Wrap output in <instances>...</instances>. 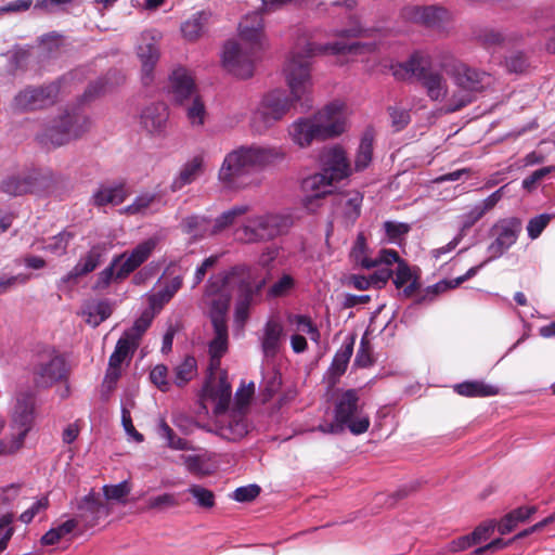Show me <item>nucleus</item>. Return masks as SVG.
<instances>
[{"instance_id":"f257e3e1","label":"nucleus","mask_w":555,"mask_h":555,"mask_svg":"<svg viewBox=\"0 0 555 555\" xmlns=\"http://www.w3.org/2000/svg\"><path fill=\"white\" fill-rule=\"evenodd\" d=\"M360 43L346 44L334 42L319 44L308 42L305 47V54L295 53L289 59L285 68L286 81L291 90V95L285 90H272L261 100L257 111L254 114V126L258 132H262L280 121L291 109L295 102H304L307 107L309 93L312 82L310 73L309 57L318 54H346L358 50Z\"/></svg>"},{"instance_id":"f03ea898","label":"nucleus","mask_w":555,"mask_h":555,"mask_svg":"<svg viewBox=\"0 0 555 555\" xmlns=\"http://www.w3.org/2000/svg\"><path fill=\"white\" fill-rule=\"evenodd\" d=\"M286 156L282 147L242 145L228 153L218 171V180L230 190H241L249 185L253 170L281 163Z\"/></svg>"},{"instance_id":"7ed1b4c3","label":"nucleus","mask_w":555,"mask_h":555,"mask_svg":"<svg viewBox=\"0 0 555 555\" xmlns=\"http://www.w3.org/2000/svg\"><path fill=\"white\" fill-rule=\"evenodd\" d=\"M250 267L236 264L228 271L211 275L205 286L203 299L209 307V318L214 327L215 336L208 347L228 346L227 314L231 302L229 284L235 276L248 275Z\"/></svg>"},{"instance_id":"20e7f679","label":"nucleus","mask_w":555,"mask_h":555,"mask_svg":"<svg viewBox=\"0 0 555 555\" xmlns=\"http://www.w3.org/2000/svg\"><path fill=\"white\" fill-rule=\"evenodd\" d=\"M320 162L322 171L302 181V190L306 192L302 204L310 211H314L321 205V201L332 193L334 182L351 173L350 162L345 150L339 145L324 149Z\"/></svg>"},{"instance_id":"39448f33","label":"nucleus","mask_w":555,"mask_h":555,"mask_svg":"<svg viewBox=\"0 0 555 555\" xmlns=\"http://www.w3.org/2000/svg\"><path fill=\"white\" fill-rule=\"evenodd\" d=\"M345 126L344 104L335 102L326 105L312 118H300L293 122L289 133L295 144L307 147L314 140L323 141L340 135Z\"/></svg>"},{"instance_id":"423d86ee","label":"nucleus","mask_w":555,"mask_h":555,"mask_svg":"<svg viewBox=\"0 0 555 555\" xmlns=\"http://www.w3.org/2000/svg\"><path fill=\"white\" fill-rule=\"evenodd\" d=\"M346 427L353 435H361L370 427L369 416L360 413L359 396L356 389H348L338 398L334 422L319 425L318 430L323 434L338 435L344 433Z\"/></svg>"},{"instance_id":"0eeeda50","label":"nucleus","mask_w":555,"mask_h":555,"mask_svg":"<svg viewBox=\"0 0 555 555\" xmlns=\"http://www.w3.org/2000/svg\"><path fill=\"white\" fill-rule=\"evenodd\" d=\"M293 221L289 216L266 214L247 218L236 230L237 240L245 244L268 242L288 231Z\"/></svg>"},{"instance_id":"6e6552de","label":"nucleus","mask_w":555,"mask_h":555,"mask_svg":"<svg viewBox=\"0 0 555 555\" xmlns=\"http://www.w3.org/2000/svg\"><path fill=\"white\" fill-rule=\"evenodd\" d=\"M400 68L411 73L417 79L431 101H442L447 96V79L440 70L434 68L428 60L420 53L412 54Z\"/></svg>"},{"instance_id":"1a4fd4ad","label":"nucleus","mask_w":555,"mask_h":555,"mask_svg":"<svg viewBox=\"0 0 555 555\" xmlns=\"http://www.w3.org/2000/svg\"><path fill=\"white\" fill-rule=\"evenodd\" d=\"M89 128L90 120L86 115L78 111L67 112L44 129L41 141L44 144L50 143L53 147H59L80 138Z\"/></svg>"},{"instance_id":"9d476101","label":"nucleus","mask_w":555,"mask_h":555,"mask_svg":"<svg viewBox=\"0 0 555 555\" xmlns=\"http://www.w3.org/2000/svg\"><path fill=\"white\" fill-rule=\"evenodd\" d=\"M59 93L60 86L57 82L27 86L14 96L12 108L21 113L43 109L56 102Z\"/></svg>"},{"instance_id":"9b49d317","label":"nucleus","mask_w":555,"mask_h":555,"mask_svg":"<svg viewBox=\"0 0 555 555\" xmlns=\"http://www.w3.org/2000/svg\"><path fill=\"white\" fill-rule=\"evenodd\" d=\"M522 231V222L517 217H508L498 220L491 228L490 233L494 241L488 246L489 258L487 261L500 258L518 240Z\"/></svg>"},{"instance_id":"f8f14e48","label":"nucleus","mask_w":555,"mask_h":555,"mask_svg":"<svg viewBox=\"0 0 555 555\" xmlns=\"http://www.w3.org/2000/svg\"><path fill=\"white\" fill-rule=\"evenodd\" d=\"M256 53V51L243 47L236 41H228L223 48V66L236 77L243 79L249 78L254 74Z\"/></svg>"},{"instance_id":"ddd939ff","label":"nucleus","mask_w":555,"mask_h":555,"mask_svg":"<svg viewBox=\"0 0 555 555\" xmlns=\"http://www.w3.org/2000/svg\"><path fill=\"white\" fill-rule=\"evenodd\" d=\"M51 178L39 171L10 176L1 182V191L11 196H21L27 193H37L47 189Z\"/></svg>"},{"instance_id":"4468645a","label":"nucleus","mask_w":555,"mask_h":555,"mask_svg":"<svg viewBox=\"0 0 555 555\" xmlns=\"http://www.w3.org/2000/svg\"><path fill=\"white\" fill-rule=\"evenodd\" d=\"M443 68L454 77L457 88H463L475 94L481 92L490 83L489 75L470 68L463 63L454 62L450 68L444 64Z\"/></svg>"},{"instance_id":"2eb2a0df","label":"nucleus","mask_w":555,"mask_h":555,"mask_svg":"<svg viewBox=\"0 0 555 555\" xmlns=\"http://www.w3.org/2000/svg\"><path fill=\"white\" fill-rule=\"evenodd\" d=\"M133 349H115L109 357L108 367L104 376L101 389V397L104 401H108L112 392L115 390L118 379L121 376L124 366L129 365Z\"/></svg>"},{"instance_id":"dca6fc26","label":"nucleus","mask_w":555,"mask_h":555,"mask_svg":"<svg viewBox=\"0 0 555 555\" xmlns=\"http://www.w3.org/2000/svg\"><path fill=\"white\" fill-rule=\"evenodd\" d=\"M34 421V403L31 400L18 401L12 416V434L8 440L10 444H18V450L24 444V439L31 428Z\"/></svg>"},{"instance_id":"f3484780","label":"nucleus","mask_w":555,"mask_h":555,"mask_svg":"<svg viewBox=\"0 0 555 555\" xmlns=\"http://www.w3.org/2000/svg\"><path fill=\"white\" fill-rule=\"evenodd\" d=\"M137 54L142 64V82L150 85L153 81L154 67L159 60L157 41L150 31H145L141 35Z\"/></svg>"},{"instance_id":"a211bd4d","label":"nucleus","mask_w":555,"mask_h":555,"mask_svg":"<svg viewBox=\"0 0 555 555\" xmlns=\"http://www.w3.org/2000/svg\"><path fill=\"white\" fill-rule=\"evenodd\" d=\"M403 16L426 27L440 28L449 20V12L437 5L410 7L403 10Z\"/></svg>"},{"instance_id":"6ab92c4d","label":"nucleus","mask_w":555,"mask_h":555,"mask_svg":"<svg viewBox=\"0 0 555 555\" xmlns=\"http://www.w3.org/2000/svg\"><path fill=\"white\" fill-rule=\"evenodd\" d=\"M111 513L109 506L99 496L90 493L81 499L78 504V515L75 519L83 522L85 527L91 528L98 525L99 520L108 516Z\"/></svg>"},{"instance_id":"aec40b11","label":"nucleus","mask_w":555,"mask_h":555,"mask_svg":"<svg viewBox=\"0 0 555 555\" xmlns=\"http://www.w3.org/2000/svg\"><path fill=\"white\" fill-rule=\"evenodd\" d=\"M157 245V240L154 237L138 244L128 257H124L119 262V268L116 271V280H124L143 262H145L152 255Z\"/></svg>"},{"instance_id":"412c9836","label":"nucleus","mask_w":555,"mask_h":555,"mask_svg":"<svg viewBox=\"0 0 555 555\" xmlns=\"http://www.w3.org/2000/svg\"><path fill=\"white\" fill-rule=\"evenodd\" d=\"M238 30L245 47L256 52L262 48L263 22L259 12L245 16L238 25Z\"/></svg>"},{"instance_id":"4be33fe9","label":"nucleus","mask_w":555,"mask_h":555,"mask_svg":"<svg viewBox=\"0 0 555 555\" xmlns=\"http://www.w3.org/2000/svg\"><path fill=\"white\" fill-rule=\"evenodd\" d=\"M35 375L38 376L37 383L48 386L66 375V364L63 358L59 356L46 359L40 357V363L34 369Z\"/></svg>"},{"instance_id":"5701e85b","label":"nucleus","mask_w":555,"mask_h":555,"mask_svg":"<svg viewBox=\"0 0 555 555\" xmlns=\"http://www.w3.org/2000/svg\"><path fill=\"white\" fill-rule=\"evenodd\" d=\"M170 91L178 104L185 103L186 100H191L192 96L198 94L193 77L183 67L172 72L170 76Z\"/></svg>"},{"instance_id":"b1692460","label":"nucleus","mask_w":555,"mask_h":555,"mask_svg":"<svg viewBox=\"0 0 555 555\" xmlns=\"http://www.w3.org/2000/svg\"><path fill=\"white\" fill-rule=\"evenodd\" d=\"M206 391L215 403V414H224L229 409L232 395V389L230 383L228 382L227 372L221 371L218 380L208 384Z\"/></svg>"},{"instance_id":"393cba45","label":"nucleus","mask_w":555,"mask_h":555,"mask_svg":"<svg viewBox=\"0 0 555 555\" xmlns=\"http://www.w3.org/2000/svg\"><path fill=\"white\" fill-rule=\"evenodd\" d=\"M169 117L165 103L157 102L146 106L141 113V125L152 134L164 132Z\"/></svg>"},{"instance_id":"a878e982","label":"nucleus","mask_w":555,"mask_h":555,"mask_svg":"<svg viewBox=\"0 0 555 555\" xmlns=\"http://www.w3.org/2000/svg\"><path fill=\"white\" fill-rule=\"evenodd\" d=\"M105 247L103 245H94L89 251L80 258L77 264L62 278L63 283L76 281L79 276L86 275L94 271L98 266L102 262Z\"/></svg>"},{"instance_id":"bb28decb","label":"nucleus","mask_w":555,"mask_h":555,"mask_svg":"<svg viewBox=\"0 0 555 555\" xmlns=\"http://www.w3.org/2000/svg\"><path fill=\"white\" fill-rule=\"evenodd\" d=\"M218 430L219 435L227 440L242 439L248 433L244 413L232 411L227 420L220 422Z\"/></svg>"},{"instance_id":"cd10ccee","label":"nucleus","mask_w":555,"mask_h":555,"mask_svg":"<svg viewBox=\"0 0 555 555\" xmlns=\"http://www.w3.org/2000/svg\"><path fill=\"white\" fill-rule=\"evenodd\" d=\"M241 281L238 284L237 304L251 307L261 301L262 289L267 284V279H261L257 283H251L249 278L250 273L245 276H240Z\"/></svg>"},{"instance_id":"c85d7f7f","label":"nucleus","mask_w":555,"mask_h":555,"mask_svg":"<svg viewBox=\"0 0 555 555\" xmlns=\"http://www.w3.org/2000/svg\"><path fill=\"white\" fill-rule=\"evenodd\" d=\"M128 192L124 183L114 185H101L92 195V204L103 207L108 204L119 205L127 198Z\"/></svg>"},{"instance_id":"c756f323","label":"nucleus","mask_w":555,"mask_h":555,"mask_svg":"<svg viewBox=\"0 0 555 555\" xmlns=\"http://www.w3.org/2000/svg\"><path fill=\"white\" fill-rule=\"evenodd\" d=\"M204 158L195 156L181 168L179 176L172 181L171 190L173 192L181 190L192 183L203 172Z\"/></svg>"},{"instance_id":"7c9ffc66","label":"nucleus","mask_w":555,"mask_h":555,"mask_svg":"<svg viewBox=\"0 0 555 555\" xmlns=\"http://www.w3.org/2000/svg\"><path fill=\"white\" fill-rule=\"evenodd\" d=\"M211 17L209 11H199L194 13L190 18L181 24V33L189 41L197 40L205 30Z\"/></svg>"},{"instance_id":"2f4dec72","label":"nucleus","mask_w":555,"mask_h":555,"mask_svg":"<svg viewBox=\"0 0 555 555\" xmlns=\"http://www.w3.org/2000/svg\"><path fill=\"white\" fill-rule=\"evenodd\" d=\"M151 325V319L147 315H142L133 325L126 330L120 338L117 340L115 347H138L141 337Z\"/></svg>"},{"instance_id":"473e14b6","label":"nucleus","mask_w":555,"mask_h":555,"mask_svg":"<svg viewBox=\"0 0 555 555\" xmlns=\"http://www.w3.org/2000/svg\"><path fill=\"white\" fill-rule=\"evenodd\" d=\"M537 512L535 506H521L506 514L498 524L500 534H506L513 531L518 522H524Z\"/></svg>"},{"instance_id":"72a5a7b5","label":"nucleus","mask_w":555,"mask_h":555,"mask_svg":"<svg viewBox=\"0 0 555 555\" xmlns=\"http://www.w3.org/2000/svg\"><path fill=\"white\" fill-rule=\"evenodd\" d=\"M185 493L190 495V500L193 501V504L201 509L209 511L216 505L215 493L202 485H190Z\"/></svg>"},{"instance_id":"f704fd0d","label":"nucleus","mask_w":555,"mask_h":555,"mask_svg":"<svg viewBox=\"0 0 555 555\" xmlns=\"http://www.w3.org/2000/svg\"><path fill=\"white\" fill-rule=\"evenodd\" d=\"M455 391L466 397H490L499 393V388L482 382H464L455 385Z\"/></svg>"},{"instance_id":"c9c22d12","label":"nucleus","mask_w":555,"mask_h":555,"mask_svg":"<svg viewBox=\"0 0 555 555\" xmlns=\"http://www.w3.org/2000/svg\"><path fill=\"white\" fill-rule=\"evenodd\" d=\"M250 210V207L248 205H235L229 210L222 212L219 217L215 219V223L212 225V229L210 231L211 235H216L223 230L231 227L235 220L247 214Z\"/></svg>"},{"instance_id":"e433bc0d","label":"nucleus","mask_w":555,"mask_h":555,"mask_svg":"<svg viewBox=\"0 0 555 555\" xmlns=\"http://www.w3.org/2000/svg\"><path fill=\"white\" fill-rule=\"evenodd\" d=\"M184 107L186 117L193 127H202L205 124L206 107L198 94L186 100L185 103H180Z\"/></svg>"},{"instance_id":"4c0bfd02","label":"nucleus","mask_w":555,"mask_h":555,"mask_svg":"<svg viewBox=\"0 0 555 555\" xmlns=\"http://www.w3.org/2000/svg\"><path fill=\"white\" fill-rule=\"evenodd\" d=\"M183 278L177 275L172 278L163 289L153 294L150 297L151 306L155 308H162L165 304L169 302L176 293L182 287Z\"/></svg>"},{"instance_id":"58836bf2","label":"nucleus","mask_w":555,"mask_h":555,"mask_svg":"<svg viewBox=\"0 0 555 555\" xmlns=\"http://www.w3.org/2000/svg\"><path fill=\"white\" fill-rule=\"evenodd\" d=\"M78 526V519H68L55 528H51L41 537L42 545H54L63 538L70 534Z\"/></svg>"},{"instance_id":"ea45409f","label":"nucleus","mask_w":555,"mask_h":555,"mask_svg":"<svg viewBox=\"0 0 555 555\" xmlns=\"http://www.w3.org/2000/svg\"><path fill=\"white\" fill-rule=\"evenodd\" d=\"M287 321L289 324L295 325L297 332L307 334L313 343L319 344L320 332L310 317L304 314H288Z\"/></svg>"},{"instance_id":"a19ab883","label":"nucleus","mask_w":555,"mask_h":555,"mask_svg":"<svg viewBox=\"0 0 555 555\" xmlns=\"http://www.w3.org/2000/svg\"><path fill=\"white\" fill-rule=\"evenodd\" d=\"M157 433L160 438L166 440L167 447L173 450H191L189 442L176 435L164 417L158 421Z\"/></svg>"},{"instance_id":"79ce46f5","label":"nucleus","mask_w":555,"mask_h":555,"mask_svg":"<svg viewBox=\"0 0 555 555\" xmlns=\"http://www.w3.org/2000/svg\"><path fill=\"white\" fill-rule=\"evenodd\" d=\"M373 156V134L371 132H365L361 139L354 167L357 171H361L365 169Z\"/></svg>"},{"instance_id":"37998d69","label":"nucleus","mask_w":555,"mask_h":555,"mask_svg":"<svg viewBox=\"0 0 555 555\" xmlns=\"http://www.w3.org/2000/svg\"><path fill=\"white\" fill-rule=\"evenodd\" d=\"M284 336V328L278 319H269L264 325L261 347H278Z\"/></svg>"},{"instance_id":"c03bdc74","label":"nucleus","mask_w":555,"mask_h":555,"mask_svg":"<svg viewBox=\"0 0 555 555\" xmlns=\"http://www.w3.org/2000/svg\"><path fill=\"white\" fill-rule=\"evenodd\" d=\"M112 306L107 300H100L87 307V322L92 326H98L112 314Z\"/></svg>"},{"instance_id":"a18cd8bd","label":"nucleus","mask_w":555,"mask_h":555,"mask_svg":"<svg viewBox=\"0 0 555 555\" xmlns=\"http://www.w3.org/2000/svg\"><path fill=\"white\" fill-rule=\"evenodd\" d=\"M74 234L67 231H62L51 238L48 244H42L37 247L39 250H46L51 254L61 256L66 254L69 242L73 240Z\"/></svg>"},{"instance_id":"49530a36","label":"nucleus","mask_w":555,"mask_h":555,"mask_svg":"<svg viewBox=\"0 0 555 555\" xmlns=\"http://www.w3.org/2000/svg\"><path fill=\"white\" fill-rule=\"evenodd\" d=\"M476 94L465 90L463 88H457L456 91L453 92L451 98L449 99L446 105V113H455L463 107L469 105L473 101H475Z\"/></svg>"},{"instance_id":"de8ad7c7","label":"nucleus","mask_w":555,"mask_h":555,"mask_svg":"<svg viewBox=\"0 0 555 555\" xmlns=\"http://www.w3.org/2000/svg\"><path fill=\"white\" fill-rule=\"evenodd\" d=\"M352 350L353 349H340L335 354L332 366L330 369L332 385H335L337 378L345 373L348 362L352 356Z\"/></svg>"},{"instance_id":"09e8293b","label":"nucleus","mask_w":555,"mask_h":555,"mask_svg":"<svg viewBox=\"0 0 555 555\" xmlns=\"http://www.w3.org/2000/svg\"><path fill=\"white\" fill-rule=\"evenodd\" d=\"M295 287V280L291 274H283L267 289V298L275 299L285 297Z\"/></svg>"},{"instance_id":"8fccbe9b","label":"nucleus","mask_w":555,"mask_h":555,"mask_svg":"<svg viewBox=\"0 0 555 555\" xmlns=\"http://www.w3.org/2000/svg\"><path fill=\"white\" fill-rule=\"evenodd\" d=\"M179 500L173 493H163L160 495L151 496L146 501V508L156 511V512H165L169 508H175L179 506Z\"/></svg>"},{"instance_id":"3c124183","label":"nucleus","mask_w":555,"mask_h":555,"mask_svg":"<svg viewBox=\"0 0 555 555\" xmlns=\"http://www.w3.org/2000/svg\"><path fill=\"white\" fill-rule=\"evenodd\" d=\"M125 255L117 256L113 259L111 264L101 271L98 275V279L93 285V288L96 291H102L108 287L112 280L116 279V271L119 268V262L122 260Z\"/></svg>"},{"instance_id":"603ef678","label":"nucleus","mask_w":555,"mask_h":555,"mask_svg":"<svg viewBox=\"0 0 555 555\" xmlns=\"http://www.w3.org/2000/svg\"><path fill=\"white\" fill-rule=\"evenodd\" d=\"M196 373V360L193 357H186L184 361L176 367V384L182 386L190 382Z\"/></svg>"},{"instance_id":"864d4df0","label":"nucleus","mask_w":555,"mask_h":555,"mask_svg":"<svg viewBox=\"0 0 555 555\" xmlns=\"http://www.w3.org/2000/svg\"><path fill=\"white\" fill-rule=\"evenodd\" d=\"M255 392V384L242 385L235 393V403L232 411L244 413Z\"/></svg>"},{"instance_id":"5fc2aeb1","label":"nucleus","mask_w":555,"mask_h":555,"mask_svg":"<svg viewBox=\"0 0 555 555\" xmlns=\"http://www.w3.org/2000/svg\"><path fill=\"white\" fill-rule=\"evenodd\" d=\"M388 113L391 119V126L396 131H401L404 129L411 120V116L408 109L390 106L388 107Z\"/></svg>"},{"instance_id":"6e6d98bb","label":"nucleus","mask_w":555,"mask_h":555,"mask_svg":"<svg viewBox=\"0 0 555 555\" xmlns=\"http://www.w3.org/2000/svg\"><path fill=\"white\" fill-rule=\"evenodd\" d=\"M205 221V218L198 216L186 217L181 222L182 231L186 234L193 235L194 237H202L204 236L203 225Z\"/></svg>"},{"instance_id":"4d7b16f0","label":"nucleus","mask_w":555,"mask_h":555,"mask_svg":"<svg viewBox=\"0 0 555 555\" xmlns=\"http://www.w3.org/2000/svg\"><path fill=\"white\" fill-rule=\"evenodd\" d=\"M414 274L409 266V263L404 261H400L399 266H397L395 278H393V284L396 288L401 289L403 286H405L409 282H411L414 276Z\"/></svg>"},{"instance_id":"13d9d810","label":"nucleus","mask_w":555,"mask_h":555,"mask_svg":"<svg viewBox=\"0 0 555 555\" xmlns=\"http://www.w3.org/2000/svg\"><path fill=\"white\" fill-rule=\"evenodd\" d=\"M551 220L550 215L542 214L529 220L527 225L528 236L531 240L538 238Z\"/></svg>"},{"instance_id":"bf43d9fd","label":"nucleus","mask_w":555,"mask_h":555,"mask_svg":"<svg viewBox=\"0 0 555 555\" xmlns=\"http://www.w3.org/2000/svg\"><path fill=\"white\" fill-rule=\"evenodd\" d=\"M362 201L363 196L360 193H356L347 199L344 214L351 222H354L360 217Z\"/></svg>"},{"instance_id":"052dcab7","label":"nucleus","mask_w":555,"mask_h":555,"mask_svg":"<svg viewBox=\"0 0 555 555\" xmlns=\"http://www.w3.org/2000/svg\"><path fill=\"white\" fill-rule=\"evenodd\" d=\"M130 492V487L127 481H121L113 486H104L103 493L106 500L120 501Z\"/></svg>"},{"instance_id":"680f3d73","label":"nucleus","mask_w":555,"mask_h":555,"mask_svg":"<svg viewBox=\"0 0 555 555\" xmlns=\"http://www.w3.org/2000/svg\"><path fill=\"white\" fill-rule=\"evenodd\" d=\"M155 194H142L138 196L132 204L125 208V212L129 215H137L143 212L155 201Z\"/></svg>"},{"instance_id":"e2e57ef3","label":"nucleus","mask_w":555,"mask_h":555,"mask_svg":"<svg viewBox=\"0 0 555 555\" xmlns=\"http://www.w3.org/2000/svg\"><path fill=\"white\" fill-rule=\"evenodd\" d=\"M412 491H414L413 487H404V488H401V489L397 490L396 492H393L392 494H389V495H385L383 493H379V494H377L375 496V501L379 505H387V506L391 507V506L395 505V503L398 500L406 498Z\"/></svg>"},{"instance_id":"0e129e2a","label":"nucleus","mask_w":555,"mask_h":555,"mask_svg":"<svg viewBox=\"0 0 555 555\" xmlns=\"http://www.w3.org/2000/svg\"><path fill=\"white\" fill-rule=\"evenodd\" d=\"M386 235L390 241H397L410 231V225L402 222L386 221L384 223Z\"/></svg>"},{"instance_id":"69168bd1","label":"nucleus","mask_w":555,"mask_h":555,"mask_svg":"<svg viewBox=\"0 0 555 555\" xmlns=\"http://www.w3.org/2000/svg\"><path fill=\"white\" fill-rule=\"evenodd\" d=\"M260 493V487L257 485H249L240 487L234 492L232 498L237 502H250L255 500Z\"/></svg>"},{"instance_id":"338daca9","label":"nucleus","mask_w":555,"mask_h":555,"mask_svg":"<svg viewBox=\"0 0 555 555\" xmlns=\"http://www.w3.org/2000/svg\"><path fill=\"white\" fill-rule=\"evenodd\" d=\"M218 259L219 257L216 255L209 256L196 268L192 288H195L203 282L207 271L218 262Z\"/></svg>"},{"instance_id":"774afa93","label":"nucleus","mask_w":555,"mask_h":555,"mask_svg":"<svg viewBox=\"0 0 555 555\" xmlns=\"http://www.w3.org/2000/svg\"><path fill=\"white\" fill-rule=\"evenodd\" d=\"M528 67L524 53L516 52L506 59V68L511 73H522Z\"/></svg>"}]
</instances>
